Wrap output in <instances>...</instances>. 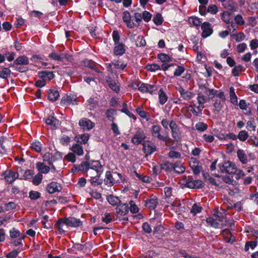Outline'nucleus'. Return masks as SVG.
I'll return each mask as SVG.
<instances>
[{
	"label": "nucleus",
	"instance_id": "nucleus-1",
	"mask_svg": "<svg viewBox=\"0 0 258 258\" xmlns=\"http://www.w3.org/2000/svg\"><path fill=\"white\" fill-rule=\"evenodd\" d=\"M86 161L82 163V172L86 173V176L90 178L93 176H100L103 171V167L99 161H89V156L86 155Z\"/></svg>",
	"mask_w": 258,
	"mask_h": 258
},
{
	"label": "nucleus",
	"instance_id": "nucleus-2",
	"mask_svg": "<svg viewBox=\"0 0 258 258\" xmlns=\"http://www.w3.org/2000/svg\"><path fill=\"white\" fill-rule=\"evenodd\" d=\"M161 124L166 130H169V127H170L172 137L175 141L177 142L180 141L181 138V132L174 120L167 118H163L161 120Z\"/></svg>",
	"mask_w": 258,
	"mask_h": 258
},
{
	"label": "nucleus",
	"instance_id": "nucleus-3",
	"mask_svg": "<svg viewBox=\"0 0 258 258\" xmlns=\"http://www.w3.org/2000/svg\"><path fill=\"white\" fill-rule=\"evenodd\" d=\"M206 221L211 226L215 228H220V225H227L226 224H220V222L226 221L225 212L223 213L217 212L216 218L214 219L213 217H209L207 218Z\"/></svg>",
	"mask_w": 258,
	"mask_h": 258
},
{
	"label": "nucleus",
	"instance_id": "nucleus-4",
	"mask_svg": "<svg viewBox=\"0 0 258 258\" xmlns=\"http://www.w3.org/2000/svg\"><path fill=\"white\" fill-rule=\"evenodd\" d=\"M162 128L158 125H153L151 128V134L153 138L157 139L158 140L164 142L168 141L170 138L168 134L165 136L161 134Z\"/></svg>",
	"mask_w": 258,
	"mask_h": 258
},
{
	"label": "nucleus",
	"instance_id": "nucleus-5",
	"mask_svg": "<svg viewBox=\"0 0 258 258\" xmlns=\"http://www.w3.org/2000/svg\"><path fill=\"white\" fill-rule=\"evenodd\" d=\"M219 168L222 173L234 174L237 171L235 164L229 161L225 162L222 165H220Z\"/></svg>",
	"mask_w": 258,
	"mask_h": 258
},
{
	"label": "nucleus",
	"instance_id": "nucleus-6",
	"mask_svg": "<svg viewBox=\"0 0 258 258\" xmlns=\"http://www.w3.org/2000/svg\"><path fill=\"white\" fill-rule=\"evenodd\" d=\"M139 90L143 93H149L151 94H155L158 89L157 85H153L149 84L142 83L138 86Z\"/></svg>",
	"mask_w": 258,
	"mask_h": 258
},
{
	"label": "nucleus",
	"instance_id": "nucleus-7",
	"mask_svg": "<svg viewBox=\"0 0 258 258\" xmlns=\"http://www.w3.org/2000/svg\"><path fill=\"white\" fill-rule=\"evenodd\" d=\"M121 178V175L120 173H114L113 174L110 171H107L105 173V178L104 181L106 184L109 186L114 185L116 182L115 178L116 177Z\"/></svg>",
	"mask_w": 258,
	"mask_h": 258
},
{
	"label": "nucleus",
	"instance_id": "nucleus-8",
	"mask_svg": "<svg viewBox=\"0 0 258 258\" xmlns=\"http://www.w3.org/2000/svg\"><path fill=\"white\" fill-rule=\"evenodd\" d=\"M176 89L179 92L180 97L185 100L191 99L195 95L193 92L186 90L181 85L176 87Z\"/></svg>",
	"mask_w": 258,
	"mask_h": 258
},
{
	"label": "nucleus",
	"instance_id": "nucleus-9",
	"mask_svg": "<svg viewBox=\"0 0 258 258\" xmlns=\"http://www.w3.org/2000/svg\"><path fill=\"white\" fill-rule=\"evenodd\" d=\"M189 166L195 175H198L202 169V165L200 161L196 158H191L189 161Z\"/></svg>",
	"mask_w": 258,
	"mask_h": 258
},
{
	"label": "nucleus",
	"instance_id": "nucleus-10",
	"mask_svg": "<svg viewBox=\"0 0 258 258\" xmlns=\"http://www.w3.org/2000/svg\"><path fill=\"white\" fill-rule=\"evenodd\" d=\"M2 176H4L7 182L12 183L18 177L19 174L17 172L11 170H7Z\"/></svg>",
	"mask_w": 258,
	"mask_h": 258
},
{
	"label": "nucleus",
	"instance_id": "nucleus-11",
	"mask_svg": "<svg viewBox=\"0 0 258 258\" xmlns=\"http://www.w3.org/2000/svg\"><path fill=\"white\" fill-rule=\"evenodd\" d=\"M145 138L146 136L143 131L139 130L132 138V142L134 144L139 145L141 144L142 142L144 141Z\"/></svg>",
	"mask_w": 258,
	"mask_h": 258
},
{
	"label": "nucleus",
	"instance_id": "nucleus-12",
	"mask_svg": "<svg viewBox=\"0 0 258 258\" xmlns=\"http://www.w3.org/2000/svg\"><path fill=\"white\" fill-rule=\"evenodd\" d=\"M201 29L203 31L202 36L203 38H207L213 33L211 25L209 22H205L203 23L201 25Z\"/></svg>",
	"mask_w": 258,
	"mask_h": 258
},
{
	"label": "nucleus",
	"instance_id": "nucleus-13",
	"mask_svg": "<svg viewBox=\"0 0 258 258\" xmlns=\"http://www.w3.org/2000/svg\"><path fill=\"white\" fill-rule=\"evenodd\" d=\"M122 19L127 27L133 28L136 27V25L134 24V22L131 19V15L128 11H125L123 13Z\"/></svg>",
	"mask_w": 258,
	"mask_h": 258
},
{
	"label": "nucleus",
	"instance_id": "nucleus-14",
	"mask_svg": "<svg viewBox=\"0 0 258 258\" xmlns=\"http://www.w3.org/2000/svg\"><path fill=\"white\" fill-rule=\"evenodd\" d=\"M68 226H69L67 224L66 218L58 219L55 224V227L58 230L59 234L64 232Z\"/></svg>",
	"mask_w": 258,
	"mask_h": 258
},
{
	"label": "nucleus",
	"instance_id": "nucleus-15",
	"mask_svg": "<svg viewBox=\"0 0 258 258\" xmlns=\"http://www.w3.org/2000/svg\"><path fill=\"white\" fill-rule=\"evenodd\" d=\"M143 150L146 154H151L156 150V147L151 142L147 141L143 144Z\"/></svg>",
	"mask_w": 258,
	"mask_h": 258
},
{
	"label": "nucleus",
	"instance_id": "nucleus-16",
	"mask_svg": "<svg viewBox=\"0 0 258 258\" xmlns=\"http://www.w3.org/2000/svg\"><path fill=\"white\" fill-rule=\"evenodd\" d=\"M61 103L65 105L78 104L79 101L75 95H69L62 98Z\"/></svg>",
	"mask_w": 258,
	"mask_h": 258
},
{
	"label": "nucleus",
	"instance_id": "nucleus-17",
	"mask_svg": "<svg viewBox=\"0 0 258 258\" xmlns=\"http://www.w3.org/2000/svg\"><path fill=\"white\" fill-rule=\"evenodd\" d=\"M46 190L49 194H53L60 191L61 190V187L60 184L57 182H52L47 186Z\"/></svg>",
	"mask_w": 258,
	"mask_h": 258
},
{
	"label": "nucleus",
	"instance_id": "nucleus-18",
	"mask_svg": "<svg viewBox=\"0 0 258 258\" xmlns=\"http://www.w3.org/2000/svg\"><path fill=\"white\" fill-rule=\"evenodd\" d=\"M36 169L39 171L38 173L47 174L50 170V167L45 165L44 163L38 162L36 164Z\"/></svg>",
	"mask_w": 258,
	"mask_h": 258
},
{
	"label": "nucleus",
	"instance_id": "nucleus-19",
	"mask_svg": "<svg viewBox=\"0 0 258 258\" xmlns=\"http://www.w3.org/2000/svg\"><path fill=\"white\" fill-rule=\"evenodd\" d=\"M45 123L49 125L51 128H55L59 124V120L53 116H49L45 119Z\"/></svg>",
	"mask_w": 258,
	"mask_h": 258
},
{
	"label": "nucleus",
	"instance_id": "nucleus-20",
	"mask_svg": "<svg viewBox=\"0 0 258 258\" xmlns=\"http://www.w3.org/2000/svg\"><path fill=\"white\" fill-rule=\"evenodd\" d=\"M157 204V198L155 196L151 197L146 202V206L151 209H155Z\"/></svg>",
	"mask_w": 258,
	"mask_h": 258
},
{
	"label": "nucleus",
	"instance_id": "nucleus-21",
	"mask_svg": "<svg viewBox=\"0 0 258 258\" xmlns=\"http://www.w3.org/2000/svg\"><path fill=\"white\" fill-rule=\"evenodd\" d=\"M95 126V123L87 118L82 119V127L85 130L89 131Z\"/></svg>",
	"mask_w": 258,
	"mask_h": 258
},
{
	"label": "nucleus",
	"instance_id": "nucleus-22",
	"mask_svg": "<svg viewBox=\"0 0 258 258\" xmlns=\"http://www.w3.org/2000/svg\"><path fill=\"white\" fill-rule=\"evenodd\" d=\"M116 213L120 215H125L128 212V207L127 204H122L118 206L116 209Z\"/></svg>",
	"mask_w": 258,
	"mask_h": 258
},
{
	"label": "nucleus",
	"instance_id": "nucleus-23",
	"mask_svg": "<svg viewBox=\"0 0 258 258\" xmlns=\"http://www.w3.org/2000/svg\"><path fill=\"white\" fill-rule=\"evenodd\" d=\"M125 52V46L122 43H118L114 48V53L116 55H121Z\"/></svg>",
	"mask_w": 258,
	"mask_h": 258
},
{
	"label": "nucleus",
	"instance_id": "nucleus-24",
	"mask_svg": "<svg viewBox=\"0 0 258 258\" xmlns=\"http://www.w3.org/2000/svg\"><path fill=\"white\" fill-rule=\"evenodd\" d=\"M38 75L41 79L47 78L48 80L53 79L54 77V75L53 72L49 71H41L38 72Z\"/></svg>",
	"mask_w": 258,
	"mask_h": 258
},
{
	"label": "nucleus",
	"instance_id": "nucleus-25",
	"mask_svg": "<svg viewBox=\"0 0 258 258\" xmlns=\"http://www.w3.org/2000/svg\"><path fill=\"white\" fill-rule=\"evenodd\" d=\"M59 96V94L58 91L55 89H49L48 94V99L52 101H55L58 98Z\"/></svg>",
	"mask_w": 258,
	"mask_h": 258
},
{
	"label": "nucleus",
	"instance_id": "nucleus-26",
	"mask_svg": "<svg viewBox=\"0 0 258 258\" xmlns=\"http://www.w3.org/2000/svg\"><path fill=\"white\" fill-rule=\"evenodd\" d=\"M237 156L242 164H246L248 161L247 156L245 152L242 149H238L237 151Z\"/></svg>",
	"mask_w": 258,
	"mask_h": 258
},
{
	"label": "nucleus",
	"instance_id": "nucleus-27",
	"mask_svg": "<svg viewBox=\"0 0 258 258\" xmlns=\"http://www.w3.org/2000/svg\"><path fill=\"white\" fill-rule=\"evenodd\" d=\"M29 62L28 58L25 55L19 56L14 61V64L21 65H27Z\"/></svg>",
	"mask_w": 258,
	"mask_h": 258
},
{
	"label": "nucleus",
	"instance_id": "nucleus-28",
	"mask_svg": "<svg viewBox=\"0 0 258 258\" xmlns=\"http://www.w3.org/2000/svg\"><path fill=\"white\" fill-rule=\"evenodd\" d=\"M186 185L188 187L191 188H198L201 187L202 181L201 180H189L186 182Z\"/></svg>",
	"mask_w": 258,
	"mask_h": 258
},
{
	"label": "nucleus",
	"instance_id": "nucleus-29",
	"mask_svg": "<svg viewBox=\"0 0 258 258\" xmlns=\"http://www.w3.org/2000/svg\"><path fill=\"white\" fill-rule=\"evenodd\" d=\"M67 224L69 226L78 227L80 226V221L74 217L66 218Z\"/></svg>",
	"mask_w": 258,
	"mask_h": 258
},
{
	"label": "nucleus",
	"instance_id": "nucleus-30",
	"mask_svg": "<svg viewBox=\"0 0 258 258\" xmlns=\"http://www.w3.org/2000/svg\"><path fill=\"white\" fill-rule=\"evenodd\" d=\"M197 100L199 104V105L197 108L200 111H202L204 108V104L206 102L207 98L204 95L199 94L197 97Z\"/></svg>",
	"mask_w": 258,
	"mask_h": 258
},
{
	"label": "nucleus",
	"instance_id": "nucleus-31",
	"mask_svg": "<svg viewBox=\"0 0 258 258\" xmlns=\"http://www.w3.org/2000/svg\"><path fill=\"white\" fill-rule=\"evenodd\" d=\"M229 95L231 103L234 105L237 104V97L235 93V89L233 87L230 88Z\"/></svg>",
	"mask_w": 258,
	"mask_h": 258
},
{
	"label": "nucleus",
	"instance_id": "nucleus-32",
	"mask_svg": "<svg viewBox=\"0 0 258 258\" xmlns=\"http://www.w3.org/2000/svg\"><path fill=\"white\" fill-rule=\"evenodd\" d=\"M159 103L163 105L167 101L168 97L162 89L159 90L158 92Z\"/></svg>",
	"mask_w": 258,
	"mask_h": 258
},
{
	"label": "nucleus",
	"instance_id": "nucleus-33",
	"mask_svg": "<svg viewBox=\"0 0 258 258\" xmlns=\"http://www.w3.org/2000/svg\"><path fill=\"white\" fill-rule=\"evenodd\" d=\"M222 19L226 23L229 24L232 20V14L229 11L224 12L221 15Z\"/></svg>",
	"mask_w": 258,
	"mask_h": 258
},
{
	"label": "nucleus",
	"instance_id": "nucleus-34",
	"mask_svg": "<svg viewBox=\"0 0 258 258\" xmlns=\"http://www.w3.org/2000/svg\"><path fill=\"white\" fill-rule=\"evenodd\" d=\"M133 176H135L136 177L138 178L141 181L149 183L150 182V178L146 175H143L137 173L136 171L134 172Z\"/></svg>",
	"mask_w": 258,
	"mask_h": 258
},
{
	"label": "nucleus",
	"instance_id": "nucleus-35",
	"mask_svg": "<svg viewBox=\"0 0 258 258\" xmlns=\"http://www.w3.org/2000/svg\"><path fill=\"white\" fill-rule=\"evenodd\" d=\"M11 71L8 68H3L0 71V78L7 79L11 75Z\"/></svg>",
	"mask_w": 258,
	"mask_h": 258
},
{
	"label": "nucleus",
	"instance_id": "nucleus-36",
	"mask_svg": "<svg viewBox=\"0 0 258 258\" xmlns=\"http://www.w3.org/2000/svg\"><path fill=\"white\" fill-rule=\"evenodd\" d=\"M107 199L109 204L113 206H116L120 202L119 199L117 197L111 195L108 196Z\"/></svg>",
	"mask_w": 258,
	"mask_h": 258
},
{
	"label": "nucleus",
	"instance_id": "nucleus-37",
	"mask_svg": "<svg viewBox=\"0 0 258 258\" xmlns=\"http://www.w3.org/2000/svg\"><path fill=\"white\" fill-rule=\"evenodd\" d=\"M113 66L116 69L123 70L127 66V63L125 62L122 59H118L115 61Z\"/></svg>",
	"mask_w": 258,
	"mask_h": 258
},
{
	"label": "nucleus",
	"instance_id": "nucleus-38",
	"mask_svg": "<svg viewBox=\"0 0 258 258\" xmlns=\"http://www.w3.org/2000/svg\"><path fill=\"white\" fill-rule=\"evenodd\" d=\"M121 112L124 113L126 114L128 116H129L131 118H132L134 119V120L136 119V116L134 115V114L130 112L127 108V104L126 103H123L122 104V108L121 109Z\"/></svg>",
	"mask_w": 258,
	"mask_h": 258
},
{
	"label": "nucleus",
	"instance_id": "nucleus-39",
	"mask_svg": "<svg viewBox=\"0 0 258 258\" xmlns=\"http://www.w3.org/2000/svg\"><path fill=\"white\" fill-rule=\"evenodd\" d=\"M107 82L108 83L109 87L114 91L117 93L119 91V87L118 84L112 80H107Z\"/></svg>",
	"mask_w": 258,
	"mask_h": 258
},
{
	"label": "nucleus",
	"instance_id": "nucleus-40",
	"mask_svg": "<svg viewBox=\"0 0 258 258\" xmlns=\"http://www.w3.org/2000/svg\"><path fill=\"white\" fill-rule=\"evenodd\" d=\"M203 93L207 95L209 99H212L215 95V90L213 89H208L205 88L203 90Z\"/></svg>",
	"mask_w": 258,
	"mask_h": 258
},
{
	"label": "nucleus",
	"instance_id": "nucleus-41",
	"mask_svg": "<svg viewBox=\"0 0 258 258\" xmlns=\"http://www.w3.org/2000/svg\"><path fill=\"white\" fill-rule=\"evenodd\" d=\"M136 112L137 113L143 118H146L148 120V117L149 116V115L148 112H146L141 107H138L136 109Z\"/></svg>",
	"mask_w": 258,
	"mask_h": 258
},
{
	"label": "nucleus",
	"instance_id": "nucleus-42",
	"mask_svg": "<svg viewBox=\"0 0 258 258\" xmlns=\"http://www.w3.org/2000/svg\"><path fill=\"white\" fill-rule=\"evenodd\" d=\"M60 59L59 61H63L64 60L71 61L72 60V56L67 52L59 54Z\"/></svg>",
	"mask_w": 258,
	"mask_h": 258
},
{
	"label": "nucleus",
	"instance_id": "nucleus-43",
	"mask_svg": "<svg viewBox=\"0 0 258 258\" xmlns=\"http://www.w3.org/2000/svg\"><path fill=\"white\" fill-rule=\"evenodd\" d=\"M173 168L178 173H183L185 171V167L179 162H176L173 166Z\"/></svg>",
	"mask_w": 258,
	"mask_h": 258
},
{
	"label": "nucleus",
	"instance_id": "nucleus-44",
	"mask_svg": "<svg viewBox=\"0 0 258 258\" xmlns=\"http://www.w3.org/2000/svg\"><path fill=\"white\" fill-rule=\"evenodd\" d=\"M72 151L74 153L78 155H81V143L79 141L77 142V143L74 145L72 148H71Z\"/></svg>",
	"mask_w": 258,
	"mask_h": 258
},
{
	"label": "nucleus",
	"instance_id": "nucleus-45",
	"mask_svg": "<svg viewBox=\"0 0 258 258\" xmlns=\"http://www.w3.org/2000/svg\"><path fill=\"white\" fill-rule=\"evenodd\" d=\"M202 209V207L199 205L195 204L192 206V208L190 211V213L195 216L198 213H200L201 212Z\"/></svg>",
	"mask_w": 258,
	"mask_h": 258
},
{
	"label": "nucleus",
	"instance_id": "nucleus-46",
	"mask_svg": "<svg viewBox=\"0 0 258 258\" xmlns=\"http://www.w3.org/2000/svg\"><path fill=\"white\" fill-rule=\"evenodd\" d=\"M106 117L110 121H113L114 119V115L116 114L115 110L110 108L106 111Z\"/></svg>",
	"mask_w": 258,
	"mask_h": 258
},
{
	"label": "nucleus",
	"instance_id": "nucleus-47",
	"mask_svg": "<svg viewBox=\"0 0 258 258\" xmlns=\"http://www.w3.org/2000/svg\"><path fill=\"white\" fill-rule=\"evenodd\" d=\"M189 22L190 24L196 27H199L202 24V21L197 17H190L189 19Z\"/></svg>",
	"mask_w": 258,
	"mask_h": 258
},
{
	"label": "nucleus",
	"instance_id": "nucleus-48",
	"mask_svg": "<svg viewBox=\"0 0 258 258\" xmlns=\"http://www.w3.org/2000/svg\"><path fill=\"white\" fill-rule=\"evenodd\" d=\"M163 19L161 14L158 13L153 18V22L156 25H160L163 23Z\"/></svg>",
	"mask_w": 258,
	"mask_h": 258
},
{
	"label": "nucleus",
	"instance_id": "nucleus-49",
	"mask_svg": "<svg viewBox=\"0 0 258 258\" xmlns=\"http://www.w3.org/2000/svg\"><path fill=\"white\" fill-rule=\"evenodd\" d=\"M248 135L246 131L243 130L239 132L237 138L241 141H245L248 138Z\"/></svg>",
	"mask_w": 258,
	"mask_h": 258
},
{
	"label": "nucleus",
	"instance_id": "nucleus-50",
	"mask_svg": "<svg viewBox=\"0 0 258 258\" xmlns=\"http://www.w3.org/2000/svg\"><path fill=\"white\" fill-rule=\"evenodd\" d=\"M146 69L151 72H155L156 71L160 70V66L157 64L152 63L148 64L146 67Z\"/></svg>",
	"mask_w": 258,
	"mask_h": 258
},
{
	"label": "nucleus",
	"instance_id": "nucleus-51",
	"mask_svg": "<svg viewBox=\"0 0 258 258\" xmlns=\"http://www.w3.org/2000/svg\"><path fill=\"white\" fill-rule=\"evenodd\" d=\"M142 20V14L139 13H135L134 16L133 20H135L136 22H134V24L136 27H138L140 25V23Z\"/></svg>",
	"mask_w": 258,
	"mask_h": 258
},
{
	"label": "nucleus",
	"instance_id": "nucleus-52",
	"mask_svg": "<svg viewBox=\"0 0 258 258\" xmlns=\"http://www.w3.org/2000/svg\"><path fill=\"white\" fill-rule=\"evenodd\" d=\"M42 174L40 173L37 174L33 178V183L35 185H39L42 180Z\"/></svg>",
	"mask_w": 258,
	"mask_h": 258
},
{
	"label": "nucleus",
	"instance_id": "nucleus-53",
	"mask_svg": "<svg viewBox=\"0 0 258 258\" xmlns=\"http://www.w3.org/2000/svg\"><path fill=\"white\" fill-rule=\"evenodd\" d=\"M10 235L11 238H18L20 236V232L19 230L15 228H13L10 231Z\"/></svg>",
	"mask_w": 258,
	"mask_h": 258
},
{
	"label": "nucleus",
	"instance_id": "nucleus-54",
	"mask_svg": "<svg viewBox=\"0 0 258 258\" xmlns=\"http://www.w3.org/2000/svg\"><path fill=\"white\" fill-rule=\"evenodd\" d=\"M83 63L85 66L88 67L92 69H94L96 72H98L97 70L95 69V63L94 61L90 60H84Z\"/></svg>",
	"mask_w": 258,
	"mask_h": 258
},
{
	"label": "nucleus",
	"instance_id": "nucleus-55",
	"mask_svg": "<svg viewBox=\"0 0 258 258\" xmlns=\"http://www.w3.org/2000/svg\"><path fill=\"white\" fill-rule=\"evenodd\" d=\"M207 125L203 122H199L196 124V129L200 132H204L206 131L207 129Z\"/></svg>",
	"mask_w": 258,
	"mask_h": 258
},
{
	"label": "nucleus",
	"instance_id": "nucleus-56",
	"mask_svg": "<svg viewBox=\"0 0 258 258\" xmlns=\"http://www.w3.org/2000/svg\"><path fill=\"white\" fill-rule=\"evenodd\" d=\"M146 44V41L142 36L138 37L136 41V45L138 47L144 46Z\"/></svg>",
	"mask_w": 258,
	"mask_h": 258
},
{
	"label": "nucleus",
	"instance_id": "nucleus-57",
	"mask_svg": "<svg viewBox=\"0 0 258 258\" xmlns=\"http://www.w3.org/2000/svg\"><path fill=\"white\" fill-rule=\"evenodd\" d=\"M242 70L243 67L241 65L236 66L232 69V74L233 76H238L239 73L242 72Z\"/></svg>",
	"mask_w": 258,
	"mask_h": 258
},
{
	"label": "nucleus",
	"instance_id": "nucleus-58",
	"mask_svg": "<svg viewBox=\"0 0 258 258\" xmlns=\"http://www.w3.org/2000/svg\"><path fill=\"white\" fill-rule=\"evenodd\" d=\"M158 58L163 62H169L171 60L170 56L165 53H160L158 55Z\"/></svg>",
	"mask_w": 258,
	"mask_h": 258
},
{
	"label": "nucleus",
	"instance_id": "nucleus-59",
	"mask_svg": "<svg viewBox=\"0 0 258 258\" xmlns=\"http://www.w3.org/2000/svg\"><path fill=\"white\" fill-rule=\"evenodd\" d=\"M129 205L130 206V209L131 213L136 214L139 212V208L133 201H130Z\"/></svg>",
	"mask_w": 258,
	"mask_h": 258
},
{
	"label": "nucleus",
	"instance_id": "nucleus-60",
	"mask_svg": "<svg viewBox=\"0 0 258 258\" xmlns=\"http://www.w3.org/2000/svg\"><path fill=\"white\" fill-rule=\"evenodd\" d=\"M181 205L180 203L178 201L174 202L172 204L168 205L167 208L172 209L175 212H178L179 207Z\"/></svg>",
	"mask_w": 258,
	"mask_h": 258
},
{
	"label": "nucleus",
	"instance_id": "nucleus-61",
	"mask_svg": "<svg viewBox=\"0 0 258 258\" xmlns=\"http://www.w3.org/2000/svg\"><path fill=\"white\" fill-rule=\"evenodd\" d=\"M185 68L181 66H178L174 72V75L176 77H178L184 72Z\"/></svg>",
	"mask_w": 258,
	"mask_h": 258
},
{
	"label": "nucleus",
	"instance_id": "nucleus-62",
	"mask_svg": "<svg viewBox=\"0 0 258 258\" xmlns=\"http://www.w3.org/2000/svg\"><path fill=\"white\" fill-rule=\"evenodd\" d=\"M40 193L37 191L32 190L30 191L29 197L31 200H36L40 197Z\"/></svg>",
	"mask_w": 258,
	"mask_h": 258
},
{
	"label": "nucleus",
	"instance_id": "nucleus-63",
	"mask_svg": "<svg viewBox=\"0 0 258 258\" xmlns=\"http://www.w3.org/2000/svg\"><path fill=\"white\" fill-rule=\"evenodd\" d=\"M16 207L17 205L14 202H10L8 203L5 204V210L6 211L16 209Z\"/></svg>",
	"mask_w": 258,
	"mask_h": 258
},
{
	"label": "nucleus",
	"instance_id": "nucleus-64",
	"mask_svg": "<svg viewBox=\"0 0 258 258\" xmlns=\"http://www.w3.org/2000/svg\"><path fill=\"white\" fill-rule=\"evenodd\" d=\"M88 105L90 109H93L97 104V100L93 98H90L88 101Z\"/></svg>",
	"mask_w": 258,
	"mask_h": 258
}]
</instances>
